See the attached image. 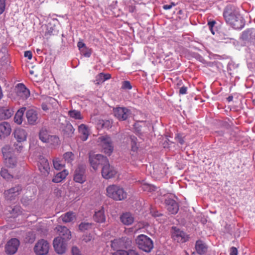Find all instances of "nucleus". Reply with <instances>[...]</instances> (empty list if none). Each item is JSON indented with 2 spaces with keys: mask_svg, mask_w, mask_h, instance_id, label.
<instances>
[{
  "mask_svg": "<svg viewBox=\"0 0 255 255\" xmlns=\"http://www.w3.org/2000/svg\"><path fill=\"white\" fill-rule=\"evenodd\" d=\"M175 4L174 2H172L169 4H165L163 6V8L165 9H171L173 6H175Z\"/></svg>",
  "mask_w": 255,
  "mask_h": 255,
  "instance_id": "nucleus-51",
  "label": "nucleus"
},
{
  "mask_svg": "<svg viewBox=\"0 0 255 255\" xmlns=\"http://www.w3.org/2000/svg\"><path fill=\"white\" fill-rule=\"evenodd\" d=\"M72 255H81L80 250L76 247H74L72 249Z\"/></svg>",
  "mask_w": 255,
  "mask_h": 255,
  "instance_id": "nucleus-48",
  "label": "nucleus"
},
{
  "mask_svg": "<svg viewBox=\"0 0 255 255\" xmlns=\"http://www.w3.org/2000/svg\"><path fill=\"white\" fill-rule=\"evenodd\" d=\"M67 240L63 239L61 237H57L53 240V247L55 251L58 254L62 255L65 253L67 249Z\"/></svg>",
  "mask_w": 255,
  "mask_h": 255,
  "instance_id": "nucleus-8",
  "label": "nucleus"
},
{
  "mask_svg": "<svg viewBox=\"0 0 255 255\" xmlns=\"http://www.w3.org/2000/svg\"><path fill=\"white\" fill-rule=\"evenodd\" d=\"M56 190L57 195H61V191L59 189H57Z\"/></svg>",
  "mask_w": 255,
  "mask_h": 255,
  "instance_id": "nucleus-61",
  "label": "nucleus"
},
{
  "mask_svg": "<svg viewBox=\"0 0 255 255\" xmlns=\"http://www.w3.org/2000/svg\"><path fill=\"white\" fill-rule=\"evenodd\" d=\"M14 137L19 142L25 141L26 139L27 133L24 129L21 128L16 129L14 131Z\"/></svg>",
  "mask_w": 255,
  "mask_h": 255,
  "instance_id": "nucleus-23",
  "label": "nucleus"
},
{
  "mask_svg": "<svg viewBox=\"0 0 255 255\" xmlns=\"http://www.w3.org/2000/svg\"><path fill=\"white\" fill-rule=\"evenodd\" d=\"M15 91L17 97L22 100L27 99L30 96L29 90L24 84L21 83L17 85L15 87Z\"/></svg>",
  "mask_w": 255,
  "mask_h": 255,
  "instance_id": "nucleus-15",
  "label": "nucleus"
},
{
  "mask_svg": "<svg viewBox=\"0 0 255 255\" xmlns=\"http://www.w3.org/2000/svg\"><path fill=\"white\" fill-rule=\"evenodd\" d=\"M68 115L71 118L76 120H82L83 119V116L81 115L80 112L75 110L69 111Z\"/></svg>",
  "mask_w": 255,
  "mask_h": 255,
  "instance_id": "nucleus-37",
  "label": "nucleus"
},
{
  "mask_svg": "<svg viewBox=\"0 0 255 255\" xmlns=\"http://www.w3.org/2000/svg\"><path fill=\"white\" fill-rule=\"evenodd\" d=\"M5 7V0H0V14L4 10Z\"/></svg>",
  "mask_w": 255,
  "mask_h": 255,
  "instance_id": "nucleus-47",
  "label": "nucleus"
},
{
  "mask_svg": "<svg viewBox=\"0 0 255 255\" xmlns=\"http://www.w3.org/2000/svg\"><path fill=\"white\" fill-rule=\"evenodd\" d=\"M76 219L75 215L74 213L71 212H68L62 215H61L60 217V219H61L63 222L68 223L72 222L73 220Z\"/></svg>",
  "mask_w": 255,
  "mask_h": 255,
  "instance_id": "nucleus-30",
  "label": "nucleus"
},
{
  "mask_svg": "<svg viewBox=\"0 0 255 255\" xmlns=\"http://www.w3.org/2000/svg\"><path fill=\"white\" fill-rule=\"evenodd\" d=\"M230 255H238V250L235 247H232L230 250Z\"/></svg>",
  "mask_w": 255,
  "mask_h": 255,
  "instance_id": "nucleus-52",
  "label": "nucleus"
},
{
  "mask_svg": "<svg viewBox=\"0 0 255 255\" xmlns=\"http://www.w3.org/2000/svg\"><path fill=\"white\" fill-rule=\"evenodd\" d=\"M77 46L79 48V50L81 52H83V54L85 56L88 57L90 56L91 54V52H86L84 53V50L86 49V45L83 42L81 41L78 42L77 43Z\"/></svg>",
  "mask_w": 255,
  "mask_h": 255,
  "instance_id": "nucleus-41",
  "label": "nucleus"
},
{
  "mask_svg": "<svg viewBox=\"0 0 255 255\" xmlns=\"http://www.w3.org/2000/svg\"><path fill=\"white\" fill-rule=\"evenodd\" d=\"M167 210L172 214H176L179 210L177 203L171 199H167L165 201Z\"/></svg>",
  "mask_w": 255,
  "mask_h": 255,
  "instance_id": "nucleus-20",
  "label": "nucleus"
},
{
  "mask_svg": "<svg viewBox=\"0 0 255 255\" xmlns=\"http://www.w3.org/2000/svg\"><path fill=\"white\" fill-rule=\"evenodd\" d=\"M2 97H3V93L2 92L1 88L0 86V100L2 98Z\"/></svg>",
  "mask_w": 255,
  "mask_h": 255,
  "instance_id": "nucleus-58",
  "label": "nucleus"
},
{
  "mask_svg": "<svg viewBox=\"0 0 255 255\" xmlns=\"http://www.w3.org/2000/svg\"><path fill=\"white\" fill-rule=\"evenodd\" d=\"M50 136L48 131L44 128H42L39 133V139L43 142H46Z\"/></svg>",
  "mask_w": 255,
  "mask_h": 255,
  "instance_id": "nucleus-34",
  "label": "nucleus"
},
{
  "mask_svg": "<svg viewBox=\"0 0 255 255\" xmlns=\"http://www.w3.org/2000/svg\"><path fill=\"white\" fill-rule=\"evenodd\" d=\"M78 130L81 134V138L83 141L87 139L89 135V131L88 127L84 124H81L79 126Z\"/></svg>",
  "mask_w": 255,
  "mask_h": 255,
  "instance_id": "nucleus-27",
  "label": "nucleus"
},
{
  "mask_svg": "<svg viewBox=\"0 0 255 255\" xmlns=\"http://www.w3.org/2000/svg\"><path fill=\"white\" fill-rule=\"evenodd\" d=\"M187 93V87L185 86L182 87L179 90L180 94L184 95Z\"/></svg>",
  "mask_w": 255,
  "mask_h": 255,
  "instance_id": "nucleus-54",
  "label": "nucleus"
},
{
  "mask_svg": "<svg viewBox=\"0 0 255 255\" xmlns=\"http://www.w3.org/2000/svg\"><path fill=\"white\" fill-rule=\"evenodd\" d=\"M195 249L198 254L203 255L207 252V247L202 241L199 240L196 243Z\"/></svg>",
  "mask_w": 255,
  "mask_h": 255,
  "instance_id": "nucleus-31",
  "label": "nucleus"
},
{
  "mask_svg": "<svg viewBox=\"0 0 255 255\" xmlns=\"http://www.w3.org/2000/svg\"><path fill=\"white\" fill-rule=\"evenodd\" d=\"M45 143H48L52 147H56L60 144V140L57 136L51 135Z\"/></svg>",
  "mask_w": 255,
  "mask_h": 255,
  "instance_id": "nucleus-33",
  "label": "nucleus"
},
{
  "mask_svg": "<svg viewBox=\"0 0 255 255\" xmlns=\"http://www.w3.org/2000/svg\"><path fill=\"white\" fill-rule=\"evenodd\" d=\"M49 249V243L43 239L39 240L34 247V251L36 255H46Z\"/></svg>",
  "mask_w": 255,
  "mask_h": 255,
  "instance_id": "nucleus-7",
  "label": "nucleus"
},
{
  "mask_svg": "<svg viewBox=\"0 0 255 255\" xmlns=\"http://www.w3.org/2000/svg\"><path fill=\"white\" fill-rule=\"evenodd\" d=\"M86 180L85 175V166L79 165L75 170L74 174V180L79 183H83Z\"/></svg>",
  "mask_w": 255,
  "mask_h": 255,
  "instance_id": "nucleus-13",
  "label": "nucleus"
},
{
  "mask_svg": "<svg viewBox=\"0 0 255 255\" xmlns=\"http://www.w3.org/2000/svg\"><path fill=\"white\" fill-rule=\"evenodd\" d=\"M91 239L90 237H88V239H85V238H84V239H83V240H84L86 242H88V241H90V240H91Z\"/></svg>",
  "mask_w": 255,
  "mask_h": 255,
  "instance_id": "nucleus-60",
  "label": "nucleus"
},
{
  "mask_svg": "<svg viewBox=\"0 0 255 255\" xmlns=\"http://www.w3.org/2000/svg\"><path fill=\"white\" fill-rule=\"evenodd\" d=\"M174 231L172 233L173 239L179 243L186 242L188 240V236L183 231H180L179 230H176V228H174Z\"/></svg>",
  "mask_w": 255,
  "mask_h": 255,
  "instance_id": "nucleus-19",
  "label": "nucleus"
},
{
  "mask_svg": "<svg viewBox=\"0 0 255 255\" xmlns=\"http://www.w3.org/2000/svg\"><path fill=\"white\" fill-rule=\"evenodd\" d=\"M65 161L68 163H71L75 159V156L72 152H67L63 155Z\"/></svg>",
  "mask_w": 255,
  "mask_h": 255,
  "instance_id": "nucleus-36",
  "label": "nucleus"
},
{
  "mask_svg": "<svg viewBox=\"0 0 255 255\" xmlns=\"http://www.w3.org/2000/svg\"><path fill=\"white\" fill-rule=\"evenodd\" d=\"M103 76H104L103 77L104 78L105 81L106 80H108L111 78V75L109 74H104L103 73Z\"/></svg>",
  "mask_w": 255,
  "mask_h": 255,
  "instance_id": "nucleus-56",
  "label": "nucleus"
},
{
  "mask_svg": "<svg viewBox=\"0 0 255 255\" xmlns=\"http://www.w3.org/2000/svg\"><path fill=\"white\" fill-rule=\"evenodd\" d=\"M241 38L244 41L245 44H255V29H249L244 31L242 34Z\"/></svg>",
  "mask_w": 255,
  "mask_h": 255,
  "instance_id": "nucleus-14",
  "label": "nucleus"
},
{
  "mask_svg": "<svg viewBox=\"0 0 255 255\" xmlns=\"http://www.w3.org/2000/svg\"><path fill=\"white\" fill-rule=\"evenodd\" d=\"M53 164L54 168L57 170H60L64 167V164L58 158L54 159Z\"/></svg>",
  "mask_w": 255,
  "mask_h": 255,
  "instance_id": "nucleus-39",
  "label": "nucleus"
},
{
  "mask_svg": "<svg viewBox=\"0 0 255 255\" xmlns=\"http://www.w3.org/2000/svg\"><path fill=\"white\" fill-rule=\"evenodd\" d=\"M42 109L44 110H46L47 109V108L44 106V105H42Z\"/></svg>",
  "mask_w": 255,
  "mask_h": 255,
  "instance_id": "nucleus-63",
  "label": "nucleus"
},
{
  "mask_svg": "<svg viewBox=\"0 0 255 255\" xmlns=\"http://www.w3.org/2000/svg\"><path fill=\"white\" fill-rule=\"evenodd\" d=\"M11 131L10 124L6 122L0 124V137H4L9 135Z\"/></svg>",
  "mask_w": 255,
  "mask_h": 255,
  "instance_id": "nucleus-22",
  "label": "nucleus"
},
{
  "mask_svg": "<svg viewBox=\"0 0 255 255\" xmlns=\"http://www.w3.org/2000/svg\"><path fill=\"white\" fill-rule=\"evenodd\" d=\"M25 110L26 108L22 107L16 112L14 117V121L17 125H21L22 124L23 120V115Z\"/></svg>",
  "mask_w": 255,
  "mask_h": 255,
  "instance_id": "nucleus-25",
  "label": "nucleus"
},
{
  "mask_svg": "<svg viewBox=\"0 0 255 255\" xmlns=\"http://www.w3.org/2000/svg\"><path fill=\"white\" fill-rule=\"evenodd\" d=\"M58 233L59 236L62 239L69 240L71 238V232L65 226H58L55 229Z\"/></svg>",
  "mask_w": 255,
  "mask_h": 255,
  "instance_id": "nucleus-21",
  "label": "nucleus"
},
{
  "mask_svg": "<svg viewBox=\"0 0 255 255\" xmlns=\"http://www.w3.org/2000/svg\"><path fill=\"white\" fill-rule=\"evenodd\" d=\"M1 176L4 179L9 180L12 179L13 176L10 174L7 169L5 168H2L0 171Z\"/></svg>",
  "mask_w": 255,
  "mask_h": 255,
  "instance_id": "nucleus-42",
  "label": "nucleus"
},
{
  "mask_svg": "<svg viewBox=\"0 0 255 255\" xmlns=\"http://www.w3.org/2000/svg\"><path fill=\"white\" fill-rule=\"evenodd\" d=\"M113 255H139V254L133 250H130L128 252L124 250H119Z\"/></svg>",
  "mask_w": 255,
  "mask_h": 255,
  "instance_id": "nucleus-38",
  "label": "nucleus"
},
{
  "mask_svg": "<svg viewBox=\"0 0 255 255\" xmlns=\"http://www.w3.org/2000/svg\"><path fill=\"white\" fill-rule=\"evenodd\" d=\"M103 73H101L98 74L96 77V83L99 84L100 83H103L105 81L104 78L103 77Z\"/></svg>",
  "mask_w": 255,
  "mask_h": 255,
  "instance_id": "nucleus-45",
  "label": "nucleus"
},
{
  "mask_svg": "<svg viewBox=\"0 0 255 255\" xmlns=\"http://www.w3.org/2000/svg\"><path fill=\"white\" fill-rule=\"evenodd\" d=\"M19 241L16 238H12L6 243L5 247V251L8 255H13L17 251L19 246Z\"/></svg>",
  "mask_w": 255,
  "mask_h": 255,
  "instance_id": "nucleus-9",
  "label": "nucleus"
},
{
  "mask_svg": "<svg viewBox=\"0 0 255 255\" xmlns=\"http://www.w3.org/2000/svg\"><path fill=\"white\" fill-rule=\"evenodd\" d=\"M121 222L126 225H131L134 221V218L131 214L128 212L123 213L120 217Z\"/></svg>",
  "mask_w": 255,
  "mask_h": 255,
  "instance_id": "nucleus-24",
  "label": "nucleus"
},
{
  "mask_svg": "<svg viewBox=\"0 0 255 255\" xmlns=\"http://www.w3.org/2000/svg\"><path fill=\"white\" fill-rule=\"evenodd\" d=\"M253 104L255 106V99H254V100H253Z\"/></svg>",
  "mask_w": 255,
  "mask_h": 255,
  "instance_id": "nucleus-64",
  "label": "nucleus"
},
{
  "mask_svg": "<svg viewBox=\"0 0 255 255\" xmlns=\"http://www.w3.org/2000/svg\"><path fill=\"white\" fill-rule=\"evenodd\" d=\"M125 238L115 239L111 242V247L114 250H118L119 248L126 247V243L125 242Z\"/></svg>",
  "mask_w": 255,
  "mask_h": 255,
  "instance_id": "nucleus-28",
  "label": "nucleus"
},
{
  "mask_svg": "<svg viewBox=\"0 0 255 255\" xmlns=\"http://www.w3.org/2000/svg\"><path fill=\"white\" fill-rule=\"evenodd\" d=\"M74 130L72 125L67 124L63 129V134L65 137H71L74 134Z\"/></svg>",
  "mask_w": 255,
  "mask_h": 255,
  "instance_id": "nucleus-32",
  "label": "nucleus"
},
{
  "mask_svg": "<svg viewBox=\"0 0 255 255\" xmlns=\"http://www.w3.org/2000/svg\"><path fill=\"white\" fill-rule=\"evenodd\" d=\"M14 150H16L17 152L20 151L23 147V146L22 145V143L21 142H18L17 143H15L14 144Z\"/></svg>",
  "mask_w": 255,
  "mask_h": 255,
  "instance_id": "nucleus-49",
  "label": "nucleus"
},
{
  "mask_svg": "<svg viewBox=\"0 0 255 255\" xmlns=\"http://www.w3.org/2000/svg\"><path fill=\"white\" fill-rule=\"evenodd\" d=\"M26 118L28 124L30 125H35L38 123V113L34 109L28 110L26 112Z\"/></svg>",
  "mask_w": 255,
  "mask_h": 255,
  "instance_id": "nucleus-16",
  "label": "nucleus"
},
{
  "mask_svg": "<svg viewBox=\"0 0 255 255\" xmlns=\"http://www.w3.org/2000/svg\"><path fill=\"white\" fill-rule=\"evenodd\" d=\"M38 166L42 174L47 176L49 174L50 167L47 159L44 157H40L38 161Z\"/></svg>",
  "mask_w": 255,
  "mask_h": 255,
  "instance_id": "nucleus-17",
  "label": "nucleus"
},
{
  "mask_svg": "<svg viewBox=\"0 0 255 255\" xmlns=\"http://www.w3.org/2000/svg\"><path fill=\"white\" fill-rule=\"evenodd\" d=\"M12 108L8 106L0 107V120H5L9 119L13 115Z\"/></svg>",
  "mask_w": 255,
  "mask_h": 255,
  "instance_id": "nucleus-18",
  "label": "nucleus"
},
{
  "mask_svg": "<svg viewBox=\"0 0 255 255\" xmlns=\"http://www.w3.org/2000/svg\"><path fill=\"white\" fill-rule=\"evenodd\" d=\"M95 221L98 223H104L106 220V217L104 214L103 208L100 210L96 211L93 217Z\"/></svg>",
  "mask_w": 255,
  "mask_h": 255,
  "instance_id": "nucleus-26",
  "label": "nucleus"
},
{
  "mask_svg": "<svg viewBox=\"0 0 255 255\" xmlns=\"http://www.w3.org/2000/svg\"><path fill=\"white\" fill-rule=\"evenodd\" d=\"M32 56V54L30 51H26L24 52V57H27L28 59H31Z\"/></svg>",
  "mask_w": 255,
  "mask_h": 255,
  "instance_id": "nucleus-53",
  "label": "nucleus"
},
{
  "mask_svg": "<svg viewBox=\"0 0 255 255\" xmlns=\"http://www.w3.org/2000/svg\"><path fill=\"white\" fill-rule=\"evenodd\" d=\"M233 97L232 96H229V97L227 98V100L229 102H231L233 100Z\"/></svg>",
  "mask_w": 255,
  "mask_h": 255,
  "instance_id": "nucleus-59",
  "label": "nucleus"
},
{
  "mask_svg": "<svg viewBox=\"0 0 255 255\" xmlns=\"http://www.w3.org/2000/svg\"><path fill=\"white\" fill-rule=\"evenodd\" d=\"M102 127L107 128H109L112 126V123L110 120L102 121L101 123Z\"/></svg>",
  "mask_w": 255,
  "mask_h": 255,
  "instance_id": "nucleus-44",
  "label": "nucleus"
},
{
  "mask_svg": "<svg viewBox=\"0 0 255 255\" xmlns=\"http://www.w3.org/2000/svg\"><path fill=\"white\" fill-rule=\"evenodd\" d=\"M117 171L113 166H110L108 160L102 168V175L103 178L109 179L113 178L116 174Z\"/></svg>",
  "mask_w": 255,
  "mask_h": 255,
  "instance_id": "nucleus-12",
  "label": "nucleus"
},
{
  "mask_svg": "<svg viewBox=\"0 0 255 255\" xmlns=\"http://www.w3.org/2000/svg\"><path fill=\"white\" fill-rule=\"evenodd\" d=\"M175 138L176 141L178 142L181 144H183L184 143V140L181 135L177 134Z\"/></svg>",
  "mask_w": 255,
  "mask_h": 255,
  "instance_id": "nucleus-50",
  "label": "nucleus"
},
{
  "mask_svg": "<svg viewBox=\"0 0 255 255\" xmlns=\"http://www.w3.org/2000/svg\"><path fill=\"white\" fill-rule=\"evenodd\" d=\"M115 116L119 120L125 121L130 114V111L125 107H117L113 109Z\"/></svg>",
  "mask_w": 255,
  "mask_h": 255,
  "instance_id": "nucleus-11",
  "label": "nucleus"
},
{
  "mask_svg": "<svg viewBox=\"0 0 255 255\" xmlns=\"http://www.w3.org/2000/svg\"><path fill=\"white\" fill-rule=\"evenodd\" d=\"M91 227L92 224L86 222H82L79 226V230L81 231H85L86 230H88L91 229Z\"/></svg>",
  "mask_w": 255,
  "mask_h": 255,
  "instance_id": "nucleus-43",
  "label": "nucleus"
},
{
  "mask_svg": "<svg viewBox=\"0 0 255 255\" xmlns=\"http://www.w3.org/2000/svg\"><path fill=\"white\" fill-rule=\"evenodd\" d=\"M122 88L124 89L130 90L132 88V86L129 81H126L123 82Z\"/></svg>",
  "mask_w": 255,
  "mask_h": 255,
  "instance_id": "nucleus-46",
  "label": "nucleus"
},
{
  "mask_svg": "<svg viewBox=\"0 0 255 255\" xmlns=\"http://www.w3.org/2000/svg\"><path fill=\"white\" fill-rule=\"evenodd\" d=\"M47 101H48L49 103L52 104H55L57 102L56 100L54 99V98H52L51 97H49L47 99Z\"/></svg>",
  "mask_w": 255,
  "mask_h": 255,
  "instance_id": "nucleus-55",
  "label": "nucleus"
},
{
  "mask_svg": "<svg viewBox=\"0 0 255 255\" xmlns=\"http://www.w3.org/2000/svg\"><path fill=\"white\" fill-rule=\"evenodd\" d=\"M68 174V171L67 170H63L56 174L52 179V182L54 183H59L64 179Z\"/></svg>",
  "mask_w": 255,
  "mask_h": 255,
  "instance_id": "nucleus-29",
  "label": "nucleus"
},
{
  "mask_svg": "<svg viewBox=\"0 0 255 255\" xmlns=\"http://www.w3.org/2000/svg\"><path fill=\"white\" fill-rule=\"evenodd\" d=\"M2 151L5 165L10 168L15 167L17 164V158L11 152L10 148L6 146L2 148Z\"/></svg>",
  "mask_w": 255,
  "mask_h": 255,
  "instance_id": "nucleus-5",
  "label": "nucleus"
},
{
  "mask_svg": "<svg viewBox=\"0 0 255 255\" xmlns=\"http://www.w3.org/2000/svg\"><path fill=\"white\" fill-rule=\"evenodd\" d=\"M106 195L115 201H122L127 198L128 193L122 186L112 184L107 187Z\"/></svg>",
  "mask_w": 255,
  "mask_h": 255,
  "instance_id": "nucleus-2",
  "label": "nucleus"
},
{
  "mask_svg": "<svg viewBox=\"0 0 255 255\" xmlns=\"http://www.w3.org/2000/svg\"><path fill=\"white\" fill-rule=\"evenodd\" d=\"M136 243L139 249L147 253L150 252L153 248L152 241L144 235H139L136 239Z\"/></svg>",
  "mask_w": 255,
  "mask_h": 255,
  "instance_id": "nucleus-4",
  "label": "nucleus"
},
{
  "mask_svg": "<svg viewBox=\"0 0 255 255\" xmlns=\"http://www.w3.org/2000/svg\"><path fill=\"white\" fill-rule=\"evenodd\" d=\"M223 16L226 22L234 28L240 29L244 26L245 21L236 7L231 5L227 6Z\"/></svg>",
  "mask_w": 255,
  "mask_h": 255,
  "instance_id": "nucleus-1",
  "label": "nucleus"
},
{
  "mask_svg": "<svg viewBox=\"0 0 255 255\" xmlns=\"http://www.w3.org/2000/svg\"><path fill=\"white\" fill-rule=\"evenodd\" d=\"M215 24V22L214 21H210L208 22V25H209V27L211 28V29L214 26Z\"/></svg>",
  "mask_w": 255,
  "mask_h": 255,
  "instance_id": "nucleus-57",
  "label": "nucleus"
},
{
  "mask_svg": "<svg viewBox=\"0 0 255 255\" xmlns=\"http://www.w3.org/2000/svg\"><path fill=\"white\" fill-rule=\"evenodd\" d=\"M97 142L105 154L110 155L112 153L114 150V144L110 136L108 135L100 136L98 138Z\"/></svg>",
  "mask_w": 255,
  "mask_h": 255,
  "instance_id": "nucleus-3",
  "label": "nucleus"
},
{
  "mask_svg": "<svg viewBox=\"0 0 255 255\" xmlns=\"http://www.w3.org/2000/svg\"><path fill=\"white\" fill-rule=\"evenodd\" d=\"M21 190V187L19 185L12 187L4 191V197L7 200H14L19 195Z\"/></svg>",
  "mask_w": 255,
  "mask_h": 255,
  "instance_id": "nucleus-10",
  "label": "nucleus"
},
{
  "mask_svg": "<svg viewBox=\"0 0 255 255\" xmlns=\"http://www.w3.org/2000/svg\"><path fill=\"white\" fill-rule=\"evenodd\" d=\"M130 140L131 150L133 152H136L138 148V146L137 142V138L133 135H130L129 136Z\"/></svg>",
  "mask_w": 255,
  "mask_h": 255,
  "instance_id": "nucleus-35",
  "label": "nucleus"
},
{
  "mask_svg": "<svg viewBox=\"0 0 255 255\" xmlns=\"http://www.w3.org/2000/svg\"><path fill=\"white\" fill-rule=\"evenodd\" d=\"M140 187L144 191H147L149 192L153 191L155 189V187L154 186L146 183H142Z\"/></svg>",
  "mask_w": 255,
  "mask_h": 255,
  "instance_id": "nucleus-40",
  "label": "nucleus"
},
{
  "mask_svg": "<svg viewBox=\"0 0 255 255\" xmlns=\"http://www.w3.org/2000/svg\"><path fill=\"white\" fill-rule=\"evenodd\" d=\"M131 229H132L131 228L126 229L125 230V232H129V231H130V230H131Z\"/></svg>",
  "mask_w": 255,
  "mask_h": 255,
  "instance_id": "nucleus-62",
  "label": "nucleus"
},
{
  "mask_svg": "<svg viewBox=\"0 0 255 255\" xmlns=\"http://www.w3.org/2000/svg\"><path fill=\"white\" fill-rule=\"evenodd\" d=\"M107 160L108 159L106 157L100 154H90L89 155V162L94 170H97L99 165L103 166L106 162H107Z\"/></svg>",
  "mask_w": 255,
  "mask_h": 255,
  "instance_id": "nucleus-6",
  "label": "nucleus"
}]
</instances>
